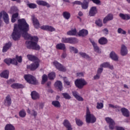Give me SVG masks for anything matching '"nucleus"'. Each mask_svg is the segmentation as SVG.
Listing matches in <instances>:
<instances>
[{"mask_svg": "<svg viewBox=\"0 0 130 130\" xmlns=\"http://www.w3.org/2000/svg\"><path fill=\"white\" fill-rule=\"evenodd\" d=\"M109 107L111 108H114L116 109H119L120 108V107L117 105L114 106L112 104H109Z\"/></svg>", "mask_w": 130, "mask_h": 130, "instance_id": "50", "label": "nucleus"}, {"mask_svg": "<svg viewBox=\"0 0 130 130\" xmlns=\"http://www.w3.org/2000/svg\"><path fill=\"white\" fill-rule=\"evenodd\" d=\"M53 64L57 70H58L60 72H67V69L58 61L55 60L53 62Z\"/></svg>", "mask_w": 130, "mask_h": 130, "instance_id": "7", "label": "nucleus"}, {"mask_svg": "<svg viewBox=\"0 0 130 130\" xmlns=\"http://www.w3.org/2000/svg\"><path fill=\"white\" fill-rule=\"evenodd\" d=\"M72 94L78 101H84V99L79 95L78 91L74 90L72 91Z\"/></svg>", "mask_w": 130, "mask_h": 130, "instance_id": "18", "label": "nucleus"}, {"mask_svg": "<svg viewBox=\"0 0 130 130\" xmlns=\"http://www.w3.org/2000/svg\"><path fill=\"white\" fill-rule=\"evenodd\" d=\"M16 59L17 61H18V62H22V56H18V55L16 56Z\"/></svg>", "mask_w": 130, "mask_h": 130, "instance_id": "54", "label": "nucleus"}, {"mask_svg": "<svg viewBox=\"0 0 130 130\" xmlns=\"http://www.w3.org/2000/svg\"><path fill=\"white\" fill-rule=\"evenodd\" d=\"M27 6L29 9H36L37 8V5L34 3L27 4Z\"/></svg>", "mask_w": 130, "mask_h": 130, "instance_id": "44", "label": "nucleus"}, {"mask_svg": "<svg viewBox=\"0 0 130 130\" xmlns=\"http://www.w3.org/2000/svg\"><path fill=\"white\" fill-rule=\"evenodd\" d=\"M37 4L39 6H43V7H47V8H50V5H49V4L42 0L37 1Z\"/></svg>", "mask_w": 130, "mask_h": 130, "instance_id": "23", "label": "nucleus"}, {"mask_svg": "<svg viewBox=\"0 0 130 130\" xmlns=\"http://www.w3.org/2000/svg\"><path fill=\"white\" fill-rule=\"evenodd\" d=\"M81 6L83 10H87L89 7V2L87 0H83V3H81Z\"/></svg>", "mask_w": 130, "mask_h": 130, "instance_id": "32", "label": "nucleus"}, {"mask_svg": "<svg viewBox=\"0 0 130 130\" xmlns=\"http://www.w3.org/2000/svg\"><path fill=\"white\" fill-rule=\"evenodd\" d=\"M79 53L80 55H81V56L83 58H86L87 59H89V58H90V56H88V54H86V53L80 52Z\"/></svg>", "mask_w": 130, "mask_h": 130, "instance_id": "41", "label": "nucleus"}, {"mask_svg": "<svg viewBox=\"0 0 130 130\" xmlns=\"http://www.w3.org/2000/svg\"><path fill=\"white\" fill-rule=\"evenodd\" d=\"M103 32H105V34H108V29L105 28L103 30Z\"/></svg>", "mask_w": 130, "mask_h": 130, "instance_id": "64", "label": "nucleus"}, {"mask_svg": "<svg viewBox=\"0 0 130 130\" xmlns=\"http://www.w3.org/2000/svg\"><path fill=\"white\" fill-rule=\"evenodd\" d=\"M41 29L42 30H45L46 31H49L50 32L55 31V28L50 25H43L41 27Z\"/></svg>", "mask_w": 130, "mask_h": 130, "instance_id": "14", "label": "nucleus"}, {"mask_svg": "<svg viewBox=\"0 0 130 130\" xmlns=\"http://www.w3.org/2000/svg\"><path fill=\"white\" fill-rule=\"evenodd\" d=\"M13 89H22L24 88V85L20 83H13L11 85Z\"/></svg>", "mask_w": 130, "mask_h": 130, "instance_id": "25", "label": "nucleus"}, {"mask_svg": "<svg viewBox=\"0 0 130 130\" xmlns=\"http://www.w3.org/2000/svg\"><path fill=\"white\" fill-rule=\"evenodd\" d=\"M105 120L109 124V128L111 130L114 129L115 126V122H114V120L110 117H106Z\"/></svg>", "mask_w": 130, "mask_h": 130, "instance_id": "9", "label": "nucleus"}, {"mask_svg": "<svg viewBox=\"0 0 130 130\" xmlns=\"http://www.w3.org/2000/svg\"><path fill=\"white\" fill-rule=\"evenodd\" d=\"M89 41H90L92 46H93L94 51L95 52H98V53H100V49L99 48V47H98L95 41L91 39H89Z\"/></svg>", "mask_w": 130, "mask_h": 130, "instance_id": "16", "label": "nucleus"}, {"mask_svg": "<svg viewBox=\"0 0 130 130\" xmlns=\"http://www.w3.org/2000/svg\"><path fill=\"white\" fill-rule=\"evenodd\" d=\"M52 105L54 106V107H56V108H60L61 106L60 103L58 101H53L52 102Z\"/></svg>", "mask_w": 130, "mask_h": 130, "instance_id": "34", "label": "nucleus"}, {"mask_svg": "<svg viewBox=\"0 0 130 130\" xmlns=\"http://www.w3.org/2000/svg\"><path fill=\"white\" fill-rule=\"evenodd\" d=\"M63 80L64 82V85H66V86H68L69 87H71V82L69 81V79L67 77H63Z\"/></svg>", "mask_w": 130, "mask_h": 130, "instance_id": "39", "label": "nucleus"}, {"mask_svg": "<svg viewBox=\"0 0 130 130\" xmlns=\"http://www.w3.org/2000/svg\"><path fill=\"white\" fill-rule=\"evenodd\" d=\"M15 82V80L14 79H10L7 81V84H9V85L12 84V83H14Z\"/></svg>", "mask_w": 130, "mask_h": 130, "instance_id": "62", "label": "nucleus"}, {"mask_svg": "<svg viewBox=\"0 0 130 130\" xmlns=\"http://www.w3.org/2000/svg\"><path fill=\"white\" fill-rule=\"evenodd\" d=\"M63 124L64 126L67 128V130H73V127H72V124L68 119L64 120L63 122Z\"/></svg>", "mask_w": 130, "mask_h": 130, "instance_id": "15", "label": "nucleus"}, {"mask_svg": "<svg viewBox=\"0 0 130 130\" xmlns=\"http://www.w3.org/2000/svg\"><path fill=\"white\" fill-rule=\"evenodd\" d=\"M62 16L66 20H69L71 18V13L68 11H65L62 13Z\"/></svg>", "mask_w": 130, "mask_h": 130, "instance_id": "33", "label": "nucleus"}, {"mask_svg": "<svg viewBox=\"0 0 130 130\" xmlns=\"http://www.w3.org/2000/svg\"><path fill=\"white\" fill-rule=\"evenodd\" d=\"M31 21L34 27L36 28V29H39L40 26V23H39V21L37 19V18L35 17V15L31 16Z\"/></svg>", "mask_w": 130, "mask_h": 130, "instance_id": "10", "label": "nucleus"}, {"mask_svg": "<svg viewBox=\"0 0 130 130\" xmlns=\"http://www.w3.org/2000/svg\"><path fill=\"white\" fill-rule=\"evenodd\" d=\"M96 118L94 115L91 114L89 108L86 109V115L85 117V120L86 123H95L96 122Z\"/></svg>", "mask_w": 130, "mask_h": 130, "instance_id": "2", "label": "nucleus"}, {"mask_svg": "<svg viewBox=\"0 0 130 130\" xmlns=\"http://www.w3.org/2000/svg\"><path fill=\"white\" fill-rule=\"evenodd\" d=\"M88 34H89L88 30L85 29H81L78 32L79 36H80L81 37H85L87 36Z\"/></svg>", "mask_w": 130, "mask_h": 130, "instance_id": "22", "label": "nucleus"}, {"mask_svg": "<svg viewBox=\"0 0 130 130\" xmlns=\"http://www.w3.org/2000/svg\"><path fill=\"white\" fill-rule=\"evenodd\" d=\"M103 107H104L103 103H97V106H96L97 109H102Z\"/></svg>", "mask_w": 130, "mask_h": 130, "instance_id": "49", "label": "nucleus"}, {"mask_svg": "<svg viewBox=\"0 0 130 130\" xmlns=\"http://www.w3.org/2000/svg\"><path fill=\"white\" fill-rule=\"evenodd\" d=\"M54 86L56 88L58 89L60 91L62 90V83L60 81H57L54 84Z\"/></svg>", "mask_w": 130, "mask_h": 130, "instance_id": "26", "label": "nucleus"}, {"mask_svg": "<svg viewBox=\"0 0 130 130\" xmlns=\"http://www.w3.org/2000/svg\"><path fill=\"white\" fill-rule=\"evenodd\" d=\"M102 72H103V68H99L97 71V74L101 75V74H102Z\"/></svg>", "mask_w": 130, "mask_h": 130, "instance_id": "56", "label": "nucleus"}, {"mask_svg": "<svg viewBox=\"0 0 130 130\" xmlns=\"http://www.w3.org/2000/svg\"><path fill=\"white\" fill-rule=\"evenodd\" d=\"M108 43V40L105 37H102L99 40V43L101 44V45H105V44H107Z\"/></svg>", "mask_w": 130, "mask_h": 130, "instance_id": "28", "label": "nucleus"}, {"mask_svg": "<svg viewBox=\"0 0 130 130\" xmlns=\"http://www.w3.org/2000/svg\"><path fill=\"white\" fill-rule=\"evenodd\" d=\"M15 126L12 124H7L5 127V130H15Z\"/></svg>", "mask_w": 130, "mask_h": 130, "instance_id": "36", "label": "nucleus"}, {"mask_svg": "<svg viewBox=\"0 0 130 130\" xmlns=\"http://www.w3.org/2000/svg\"><path fill=\"white\" fill-rule=\"evenodd\" d=\"M12 62L11 63L12 64H14L15 66H18V61L15 58L11 59Z\"/></svg>", "mask_w": 130, "mask_h": 130, "instance_id": "53", "label": "nucleus"}, {"mask_svg": "<svg viewBox=\"0 0 130 130\" xmlns=\"http://www.w3.org/2000/svg\"><path fill=\"white\" fill-rule=\"evenodd\" d=\"M61 41L62 43H70L75 44L78 42V40L75 38H62Z\"/></svg>", "mask_w": 130, "mask_h": 130, "instance_id": "6", "label": "nucleus"}, {"mask_svg": "<svg viewBox=\"0 0 130 130\" xmlns=\"http://www.w3.org/2000/svg\"><path fill=\"white\" fill-rule=\"evenodd\" d=\"M127 49L126 48V47L124 45H122L121 47V51L120 54L122 56H125V55H126L127 54Z\"/></svg>", "mask_w": 130, "mask_h": 130, "instance_id": "20", "label": "nucleus"}, {"mask_svg": "<svg viewBox=\"0 0 130 130\" xmlns=\"http://www.w3.org/2000/svg\"><path fill=\"white\" fill-rule=\"evenodd\" d=\"M48 77L49 79V80H54L55 79L56 74L55 72H50L48 74Z\"/></svg>", "mask_w": 130, "mask_h": 130, "instance_id": "38", "label": "nucleus"}, {"mask_svg": "<svg viewBox=\"0 0 130 130\" xmlns=\"http://www.w3.org/2000/svg\"><path fill=\"white\" fill-rule=\"evenodd\" d=\"M17 12H18V8L15 6H13L10 9V14H14V13H16Z\"/></svg>", "mask_w": 130, "mask_h": 130, "instance_id": "43", "label": "nucleus"}, {"mask_svg": "<svg viewBox=\"0 0 130 130\" xmlns=\"http://www.w3.org/2000/svg\"><path fill=\"white\" fill-rule=\"evenodd\" d=\"M61 58H66L67 57V53L63 52L61 56Z\"/></svg>", "mask_w": 130, "mask_h": 130, "instance_id": "59", "label": "nucleus"}, {"mask_svg": "<svg viewBox=\"0 0 130 130\" xmlns=\"http://www.w3.org/2000/svg\"><path fill=\"white\" fill-rule=\"evenodd\" d=\"M18 16H19V13L18 12H16V13H14L12 15L13 18H18Z\"/></svg>", "mask_w": 130, "mask_h": 130, "instance_id": "61", "label": "nucleus"}, {"mask_svg": "<svg viewBox=\"0 0 130 130\" xmlns=\"http://www.w3.org/2000/svg\"><path fill=\"white\" fill-rule=\"evenodd\" d=\"M88 82L84 79H77L75 81V85L78 89H83L84 86L87 85Z\"/></svg>", "mask_w": 130, "mask_h": 130, "instance_id": "4", "label": "nucleus"}, {"mask_svg": "<svg viewBox=\"0 0 130 130\" xmlns=\"http://www.w3.org/2000/svg\"><path fill=\"white\" fill-rule=\"evenodd\" d=\"M109 62H104L100 65L101 68H108L109 66Z\"/></svg>", "mask_w": 130, "mask_h": 130, "instance_id": "51", "label": "nucleus"}, {"mask_svg": "<svg viewBox=\"0 0 130 130\" xmlns=\"http://www.w3.org/2000/svg\"><path fill=\"white\" fill-rule=\"evenodd\" d=\"M113 20V15L111 13L108 14L103 19V23L106 24L108 21Z\"/></svg>", "mask_w": 130, "mask_h": 130, "instance_id": "17", "label": "nucleus"}, {"mask_svg": "<svg viewBox=\"0 0 130 130\" xmlns=\"http://www.w3.org/2000/svg\"><path fill=\"white\" fill-rule=\"evenodd\" d=\"M32 115H33V116H34L35 117H36V116H37V112H36V111L34 110H32Z\"/></svg>", "mask_w": 130, "mask_h": 130, "instance_id": "58", "label": "nucleus"}, {"mask_svg": "<svg viewBox=\"0 0 130 130\" xmlns=\"http://www.w3.org/2000/svg\"><path fill=\"white\" fill-rule=\"evenodd\" d=\"M75 121H76V124H77L78 126H82V125L84 124V123L83 122V121L80 119H78L76 118Z\"/></svg>", "mask_w": 130, "mask_h": 130, "instance_id": "40", "label": "nucleus"}, {"mask_svg": "<svg viewBox=\"0 0 130 130\" xmlns=\"http://www.w3.org/2000/svg\"><path fill=\"white\" fill-rule=\"evenodd\" d=\"M70 50H72V51H74V53H78V51L77 49L75 48L74 47L70 46Z\"/></svg>", "mask_w": 130, "mask_h": 130, "instance_id": "52", "label": "nucleus"}, {"mask_svg": "<svg viewBox=\"0 0 130 130\" xmlns=\"http://www.w3.org/2000/svg\"><path fill=\"white\" fill-rule=\"evenodd\" d=\"M110 57L113 59V60H114L115 61H117V60H118V56H117V55L114 51L110 53Z\"/></svg>", "mask_w": 130, "mask_h": 130, "instance_id": "31", "label": "nucleus"}, {"mask_svg": "<svg viewBox=\"0 0 130 130\" xmlns=\"http://www.w3.org/2000/svg\"><path fill=\"white\" fill-rule=\"evenodd\" d=\"M26 56L28 60L30 61H36V60H38V57L32 54H27Z\"/></svg>", "mask_w": 130, "mask_h": 130, "instance_id": "30", "label": "nucleus"}, {"mask_svg": "<svg viewBox=\"0 0 130 130\" xmlns=\"http://www.w3.org/2000/svg\"><path fill=\"white\" fill-rule=\"evenodd\" d=\"M48 80V77H47V75L46 74H44L42 76V80L41 82L42 85H44L46 82H47Z\"/></svg>", "mask_w": 130, "mask_h": 130, "instance_id": "37", "label": "nucleus"}, {"mask_svg": "<svg viewBox=\"0 0 130 130\" xmlns=\"http://www.w3.org/2000/svg\"><path fill=\"white\" fill-rule=\"evenodd\" d=\"M97 13H98L97 7H96V6H93L90 8L88 14L89 17H94V16H96Z\"/></svg>", "mask_w": 130, "mask_h": 130, "instance_id": "11", "label": "nucleus"}, {"mask_svg": "<svg viewBox=\"0 0 130 130\" xmlns=\"http://www.w3.org/2000/svg\"><path fill=\"white\" fill-rule=\"evenodd\" d=\"M116 130H125V129H124V128H123V127L118 126H116Z\"/></svg>", "mask_w": 130, "mask_h": 130, "instance_id": "63", "label": "nucleus"}, {"mask_svg": "<svg viewBox=\"0 0 130 130\" xmlns=\"http://www.w3.org/2000/svg\"><path fill=\"white\" fill-rule=\"evenodd\" d=\"M30 96L32 100H38L40 99V94L35 90L31 92Z\"/></svg>", "mask_w": 130, "mask_h": 130, "instance_id": "12", "label": "nucleus"}, {"mask_svg": "<svg viewBox=\"0 0 130 130\" xmlns=\"http://www.w3.org/2000/svg\"><path fill=\"white\" fill-rule=\"evenodd\" d=\"M56 49L58 50H66V45L63 43H59L56 45Z\"/></svg>", "mask_w": 130, "mask_h": 130, "instance_id": "29", "label": "nucleus"}, {"mask_svg": "<svg viewBox=\"0 0 130 130\" xmlns=\"http://www.w3.org/2000/svg\"><path fill=\"white\" fill-rule=\"evenodd\" d=\"M121 112H122V115L125 117H129V111L125 108H122L121 109Z\"/></svg>", "mask_w": 130, "mask_h": 130, "instance_id": "24", "label": "nucleus"}, {"mask_svg": "<svg viewBox=\"0 0 130 130\" xmlns=\"http://www.w3.org/2000/svg\"><path fill=\"white\" fill-rule=\"evenodd\" d=\"M73 5H78L79 6H81L82 5V2L81 1H76L74 2H72Z\"/></svg>", "mask_w": 130, "mask_h": 130, "instance_id": "55", "label": "nucleus"}, {"mask_svg": "<svg viewBox=\"0 0 130 130\" xmlns=\"http://www.w3.org/2000/svg\"><path fill=\"white\" fill-rule=\"evenodd\" d=\"M19 115L20 117H25L26 116V112L25 110H22L19 112Z\"/></svg>", "mask_w": 130, "mask_h": 130, "instance_id": "47", "label": "nucleus"}, {"mask_svg": "<svg viewBox=\"0 0 130 130\" xmlns=\"http://www.w3.org/2000/svg\"><path fill=\"white\" fill-rule=\"evenodd\" d=\"M29 24L25 19H18V24H15L13 31L11 35L12 39L15 41L19 40L21 38V32H22V36L26 41L25 44L28 49H33L34 50H40V46L38 45L39 39L37 36H31L28 33L29 31Z\"/></svg>", "mask_w": 130, "mask_h": 130, "instance_id": "1", "label": "nucleus"}, {"mask_svg": "<svg viewBox=\"0 0 130 130\" xmlns=\"http://www.w3.org/2000/svg\"><path fill=\"white\" fill-rule=\"evenodd\" d=\"M62 95H63V98L67 100H70L72 98V96L69 94L67 92L62 93Z\"/></svg>", "mask_w": 130, "mask_h": 130, "instance_id": "42", "label": "nucleus"}, {"mask_svg": "<svg viewBox=\"0 0 130 130\" xmlns=\"http://www.w3.org/2000/svg\"><path fill=\"white\" fill-rule=\"evenodd\" d=\"M4 104L6 106H8V107H10V106L12 105V99L9 94L7 95L6 97L4 100Z\"/></svg>", "mask_w": 130, "mask_h": 130, "instance_id": "13", "label": "nucleus"}, {"mask_svg": "<svg viewBox=\"0 0 130 130\" xmlns=\"http://www.w3.org/2000/svg\"><path fill=\"white\" fill-rule=\"evenodd\" d=\"M10 72L8 70H5L0 74L1 78H4V79H9V74Z\"/></svg>", "mask_w": 130, "mask_h": 130, "instance_id": "27", "label": "nucleus"}, {"mask_svg": "<svg viewBox=\"0 0 130 130\" xmlns=\"http://www.w3.org/2000/svg\"><path fill=\"white\" fill-rule=\"evenodd\" d=\"M117 32L119 34H122L123 35L126 34V31L121 28H118Z\"/></svg>", "mask_w": 130, "mask_h": 130, "instance_id": "46", "label": "nucleus"}, {"mask_svg": "<svg viewBox=\"0 0 130 130\" xmlns=\"http://www.w3.org/2000/svg\"><path fill=\"white\" fill-rule=\"evenodd\" d=\"M67 35H69L70 36H74L77 35V29L74 28L71 30H69L67 32Z\"/></svg>", "mask_w": 130, "mask_h": 130, "instance_id": "35", "label": "nucleus"}, {"mask_svg": "<svg viewBox=\"0 0 130 130\" xmlns=\"http://www.w3.org/2000/svg\"><path fill=\"white\" fill-rule=\"evenodd\" d=\"M11 47H12V42H8V43H6L3 46V52H7V51H8V50H9Z\"/></svg>", "mask_w": 130, "mask_h": 130, "instance_id": "19", "label": "nucleus"}, {"mask_svg": "<svg viewBox=\"0 0 130 130\" xmlns=\"http://www.w3.org/2000/svg\"><path fill=\"white\" fill-rule=\"evenodd\" d=\"M39 62L38 61H35L29 65H27L26 69L27 70H29L32 72H34V71H36L37 69L39 68Z\"/></svg>", "mask_w": 130, "mask_h": 130, "instance_id": "8", "label": "nucleus"}, {"mask_svg": "<svg viewBox=\"0 0 130 130\" xmlns=\"http://www.w3.org/2000/svg\"><path fill=\"white\" fill-rule=\"evenodd\" d=\"M119 17L122 19V20H125L126 21H128L130 20V14H123L120 13L119 14Z\"/></svg>", "mask_w": 130, "mask_h": 130, "instance_id": "21", "label": "nucleus"}, {"mask_svg": "<svg viewBox=\"0 0 130 130\" xmlns=\"http://www.w3.org/2000/svg\"><path fill=\"white\" fill-rule=\"evenodd\" d=\"M77 77H83L84 76V74L82 72L80 73H77Z\"/></svg>", "mask_w": 130, "mask_h": 130, "instance_id": "60", "label": "nucleus"}, {"mask_svg": "<svg viewBox=\"0 0 130 130\" xmlns=\"http://www.w3.org/2000/svg\"><path fill=\"white\" fill-rule=\"evenodd\" d=\"M3 15V20L6 23V24H9L10 19L9 18V14L6 12L5 11H2L0 12V27L2 26V23H3V21H2V18Z\"/></svg>", "mask_w": 130, "mask_h": 130, "instance_id": "5", "label": "nucleus"}, {"mask_svg": "<svg viewBox=\"0 0 130 130\" xmlns=\"http://www.w3.org/2000/svg\"><path fill=\"white\" fill-rule=\"evenodd\" d=\"M4 62L8 66H10L12 63V59L11 58H6L4 59Z\"/></svg>", "mask_w": 130, "mask_h": 130, "instance_id": "48", "label": "nucleus"}, {"mask_svg": "<svg viewBox=\"0 0 130 130\" xmlns=\"http://www.w3.org/2000/svg\"><path fill=\"white\" fill-rule=\"evenodd\" d=\"M24 79L26 81L27 83L31 85H37L38 81L35 77L30 74L24 75Z\"/></svg>", "mask_w": 130, "mask_h": 130, "instance_id": "3", "label": "nucleus"}, {"mask_svg": "<svg viewBox=\"0 0 130 130\" xmlns=\"http://www.w3.org/2000/svg\"><path fill=\"white\" fill-rule=\"evenodd\" d=\"M101 75L97 73L96 75L93 77L94 80H99L100 79Z\"/></svg>", "mask_w": 130, "mask_h": 130, "instance_id": "57", "label": "nucleus"}, {"mask_svg": "<svg viewBox=\"0 0 130 130\" xmlns=\"http://www.w3.org/2000/svg\"><path fill=\"white\" fill-rule=\"evenodd\" d=\"M95 23L97 26H99V27H102V26H103V24L102 23V20L100 19L96 20Z\"/></svg>", "mask_w": 130, "mask_h": 130, "instance_id": "45", "label": "nucleus"}]
</instances>
